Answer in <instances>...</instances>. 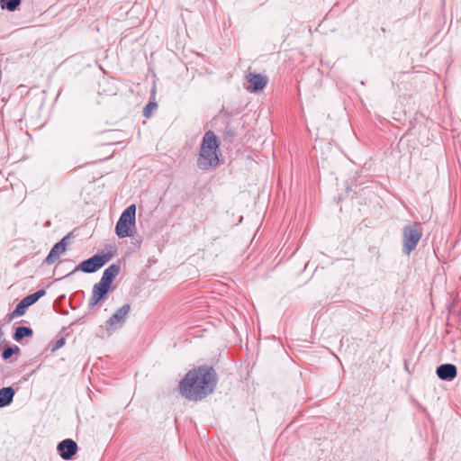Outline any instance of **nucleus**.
<instances>
[{
    "label": "nucleus",
    "instance_id": "1",
    "mask_svg": "<svg viewBox=\"0 0 461 461\" xmlns=\"http://www.w3.org/2000/svg\"><path fill=\"white\" fill-rule=\"evenodd\" d=\"M216 374L212 367L200 366L190 370L180 382L183 396L190 401H200L212 393L216 386Z\"/></svg>",
    "mask_w": 461,
    "mask_h": 461
},
{
    "label": "nucleus",
    "instance_id": "2",
    "mask_svg": "<svg viewBox=\"0 0 461 461\" xmlns=\"http://www.w3.org/2000/svg\"><path fill=\"white\" fill-rule=\"evenodd\" d=\"M218 148L219 141L214 132L212 131L205 132L203 138V141L199 150V157L197 159V167L200 169L208 170L209 168L215 167L218 166Z\"/></svg>",
    "mask_w": 461,
    "mask_h": 461
},
{
    "label": "nucleus",
    "instance_id": "3",
    "mask_svg": "<svg viewBox=\"0 0 461 461\" xmlns=\"http://www.w3.org/2000/svg\"><path fill=\"white\" fill-rule=\"evenodd\" d=\"M136 223V205H129L121 214L116 226L115 233L119 238H126L132 235V229Z\"/></svg>",
    "mask_w": 461,
    "mask_h": 461
},
{
    "label": "nucleus",
    "instance_id": "4",
    "mask_svg": "<svg viewBox=\"0 0 461 461\" xmlns=\"http://www.w3.org/2000/svg\"><path fill=\"white\" fill-rule=\"evenodd\" d=\"M422 237V229L419 223H411L402 228V252L409 256L417 247Z\"/></svg>",
    "mask_w": 461,
    "mask_h": 461
},
{
    "label": "nucleus",
    "instance_id": "5",
    "mask_svg": "<svg viewBox=\"0 0 461 461\" xmlns=\"http://www.w3.org/2000/svg\"><path fill=\"white\" fill-rule=\"evenodd\" d=\"M111 256L109 254H96L90 258L81 262L76 270H80L84 273H94L99 268L104 266V264L110 260Z\"/></svg>",
    "mask_w": 461,
    "mask_h": 461
},
{
    "label": "nucleus",
    "instance_id": "6",
    "mask_svg": "<svg viewBox=\"0 0 461 461\" xmlns=\"http://www.w3.org/2000/svg\"><path fill=\"white\" fill-rule=\"evenodd\" d=\"M131 311L130 304H124L118 309L106 321V330L111 333L122 327Z\"/></svg>",
    "mask_w": 461,
    "mask_h": 461
},
{
    "label": "nucleus",
    "instance_id": "7",
    "mask_svg": "<svg viewBox=\"0 0 461 461\" xmlns=\"http://www.w3.org/2000/svg\"><path fill=\"white\" fill-rule=\"evenodd\" d=\"M46 291L43 289L38 290L34 294H29L25 296L21 302L16 305L15 309L11 313V318L20 317L25 314L26 310L31 305L34 304L40 298L44 296Z\"/></svg>",
    "mask_w": 461,
    "mask_h": 461
},
{
    "label": "nucleus",
    "instance_id": "8",
    "mask_svg": "<svg viewBox=\"0 0 461 461\" xmlns=\"http://www.w3.org/2000/svg\"><path fill=\"white\" fill-rule=\"evenodd\" d=\"M68 239L69 235L65 236L63 239H61L60 241H59L52 247L45 259V262L47 264L51 265L55 263L59 258V257L66 252L68 244Z\"/></svg>",
    "mask_w": 461,
    "mask_h": 461
},
{
    "label": "nucleus",
    "instance_id": "9",
    "mask_svg": "<svg viewBox=\"0 0 461 461\" xmlns=\"http://www.w3.org/2000/svg\"><path fill=\"white\" fill-rule=\"evenodd\" d=\"M246 78L249 83L247 89L253 93L263 90L267 84V77L261 74L250 72L246 76Z\"/></svg>",
    "mask_w": 461,
    "mask_h": 461
},
{
    "label": "nucleus",
    "instance_id": "10",
    "mask_svg": "<svg viewBox=\"0 0 461 461\" xmlns=\"http://www.w3.org/2000/svg\"><path fill=\"white\" fill-rule=\"evenodd\" d=\"M58 450L64 460H70L77 451V445L74 440L67 438L59 443Z\"/></svg>",
    "mask_w": 461,
    "mask_h": 461
},
{
    "label": "nucleus",
    "instance_id": "11",
    "mask_svg": "<svg viewBox=\"0 0 461 461\" xmlns=\"http://www.w3.org/2000/svg\"><path fill=\"white\" fill-rule=\"evenodd\" d=\"M109 285L103 281H99L93 286L92 296L89 300V306L96 305L108 293L110 289Z\"/></svg>",
    "mask_w": 461,
    "mask_h": 461
},
{
    "label": "nucleus",
    "instance_id": "12",
    "mask_svg": "<svg viewBox=\"0 0 461 461\" xmlns=\"http://www.w3.org/2000/svg\"><path fill=\"white\" fill-rule=\"evenodd\" d=\"M436 373L441 380L451 381L456 376L457 369L453 364H442L438 366Z\"/></svg>",
    "mask_w": 461,
    "mask_h": 461
},
{
    "label": "nucleus",
    "instance_id": "13",
    "mask_svg": "<svg viewBox=\"0 0 461 461\" xmlns=\"http://www.w3.org/2000/svg\"><path fill=\"white\" fill-rule=\"evenodd\" d=\"M15 395V391L12 386L0 389V408L10 405Z\"/></svg>",
    "mask_w": 461,
    "mask_h": 461
},
{
    "label": "nucleus",
    "instance_id": "14",
    "mask_svg": "<svg viewBox=\"0 0 461 461\" xmlns=\"http://www.w3.org/2000/svg\"><path fill=\"white\" fill-rule=\"evenodd\" d=\"M121 267L119 265L113 264L107 267L101 277V281L111 285L113 280L119 275Z\"/></svg>",
    "mask_w": 461,
    "mask_h": 461
},
{
    "label": "nucleus",
    "instance_id": "15",
    "mask_svg": "<svg viewBox=\"0 0 461 461\" xmlns=\"http://www.w3.org/2000/svg\"><path fill=\"white\" fill-rule=\"evenodd\" d=\"M33 331L31 328L25 326H19L15 329V332L14 334V339L16 341H21L24 337L32 336Z\"/></svg>",
    "mask_w": 461,
    "mask_h": 461
},
{
    "label": "nucleus",
    "instance_id": "16",
    "mask_svg": "<svg viewBox=\"0 0 461 461\" xmlns=\"http://www.w3.org/2000/svg\"><path fill=\"white\" fill-rule=\"evenodd\" d=\"M21 0H0V6L2 9H6L14 12L20 5Z\"/></svg>",
    "mask_w": 461,
    "mask_h": 461
},
{
    "label": "nucleus",
    "instance_id": "17",
    "mask_svg": "<svg viewBox=\"0 0 461 461\" xmlns=\"http://www.w3.org/2000/svg\"><path fill=\"white\" fill-rule=\"evenodd\" d=\"M20 352V348L16 345H14L12 347L6 348L3 353L2 357L3 359L6 360L12 357L14 354H18Z\"/></svg>",
    "mask_w": 461,
    "mask_h": 461
},
{
    "label": "nucleus",
    "instance_id": "18",
    "mask_svg": "<svg viewBox=\"0 0 461 461\" xmlns=\"http://www.w3.org/2000/svg\"><path fill=\"white\" fill-rule=\"evenodd\" d=\"M158 107V104L156 102L149 101L145 107L143 108V116L149 118L152 115V113L154 110H156Z\"/></svg>",
    "mask_w": 461,
    "mask_h": 461
},
{
    "label": "nucleus",
    "instance_id": "19",
    "mask_svg": "<svg viewBox=\"0 0 461 461\" xmlns=\"http://www.w3.org/2000/svg\"><path fill=\"white\" fill-rule=\"evenodd\" d=\"M65 344V339L61 338L58 339L52 348V351H56Z\"/></svg>",
    "mask_w": 461,
    "mask_h": 461
},
{
    "label": "nucleus",
    "instance_id": "20",
    "mask_svg": "<svg viewBox=\"0 0 461 461\" xmlns=\"http://www.w3.org/2000/svg\"><path fill=\"white\" fill-rule=\"evenodd\" d=\"M4 335L2 329L0 328V338Z\"/></svg>",
    "mask_w": 461,
    "mask_h": 461
}]
</instances>
